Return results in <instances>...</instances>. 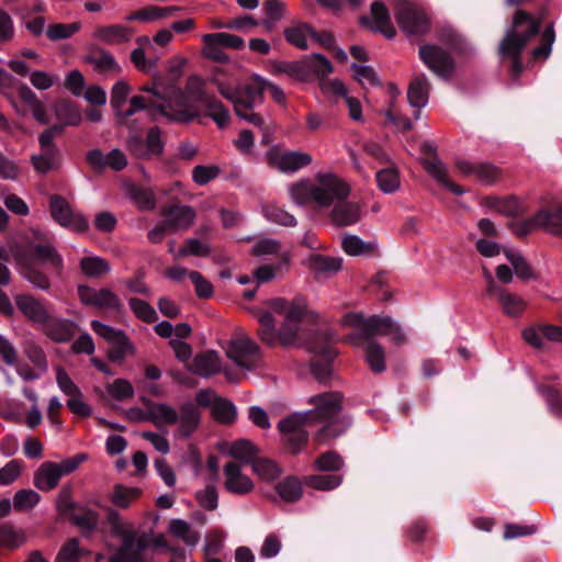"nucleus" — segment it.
<instances>
[{
    "label": "nucleus",
    "mask_w": 562,
    "mask_h": 562,
    "mask_svg": "<svg viewBox=\"0 0 562 562\" xmlns=\"http://www.w3.org/2000/svg\"><path fill=\"white\" fill-rule=\"evenodd\" d=\"M142 91L153 92L164 100L159 113L172 122L188 123L196 119L200 115L199 102L204 104L207 116L212 117L218 127L227 126L231 119L223 103L206 94L204 81L198 76L189 77L184 90H180L177 85L166 83L160 75H155L151 86H144Z\"/></svg>",
    "instance_id": "f257e3e1"
},
{
    "label": "nucleus",
    "mask_w": 562,
    "mask_h": 562,
    "mask_svg": "<svg viewBox=\"0 0 562 562\" xmlns=\"http://www.w3.org/2000/svg\"><path fill=\"white\" fill-rule=\"evenodd\" d=\"M291 201L299 206L315 204L328 207L337 202L330 218L336 226H349L361 218L362 205L359 202H346L350 194L349 184L331 172H318L314 181L304 178L288 187Z\"/></svg>",
    "instance_id": "f03ea898"
},
{
    "label": "nucleus",
    "mask_w": 562,
    "mask_h": 562,
    "mask_svg": "<svg viewBox=\"0 0 562 562\" xmlns=\"http://www.w3.org/2000/svg\"><path fill=\"white\" fill-rule=\"evenodd\" d=\"M267 305L271 311L284 317L279 330L276 329V322L270 312H262L258 321L260 323L259 336L268 348L278 346L283 348L296 347L299 338V325L303 318L306 306L302 300L286 301L277 297L268 301Z\"/></svg>",
    "instance_id": "7ed1b4c3"
},
{
    "label": "nucleus",
    "mask_w": 562,
    "mask_h": 562,
    "mask_svg": "<svg viewBox=\"0 0 562 562\" xmlns=\"http://www.w3.org/2000/svg\"><path fill=\"white\" fill-rule=\"evenodd\" d=\"M547 9L537 13L518 10L513 16L510 29L499 45V53L512 59L513 76L518 77L522 70L520 54L530 40L538 34L540 24L547 16Z\"/></svg>",
    "instance_id": "20e7f679"
},
{
    "label": "nucleus",
    "mask_w": 562,
    "mask_h": 562,
    "mask_svg": "<svg viewBox=\"0 0 562 562\" xmlns=\"http://www.w3.org/2000/svg\"><path fill=\"white\" fill-rule=\"evenodd\" d=\"M342 394L336 391L324 392L308 398V404L314 408L301 414L311 425L326 423L315 435V440L318 443L338 437L347 428L344 422L336 420L342 409Z\"/></svg>",
    "instance_id": "39448f33"
},
{
    "label": "nucleus",
    "mask_w": 562,
    "mask_h": 562,
    "mask_svg": "<svg viewBox=\"0 0 562 562\" xmlns=\"http://www.w3.org/2000/svg\"><path fill=\"white\" fill-rule=\"evenodd\" d=\"M106 522L112 533L121 538L117 550L109 558V562H148L146 550L149 547L147 537L123 521L121 515L112 507H105Z\"/></svg>",
    "instance_id": "423d86ee"
},
{
    "label": "nucleus",
    "mask_w": 562,
    "mask_h": 562,
    "mask_svg": "<svg viewBox=\"0 0 562 562\" xmlns=\"http://www.w3.org/2000/svg\"><path fill=\"white\" fill-rule=\"evenodd\" d=\"M340 323L344 327L359 331V337L351 338L352 347H361L360 341H368L378 335L390 337L397 347L407 341L406 334L390 316L373 315L367 318L362 313L349 312L341 317Z\"/></svg>",
    "instance_id": "0eeeda50"
},
{
    "label": "nucleus",
    "mask_w": 562,
    "mask_h": 562,
    "mask_svg": "<svg viewBox=\"0 0 562 562\" xmlns=\"http://www.w3.org/2000/svg\"><path fill=\"white\" fill-rule=\"evenodd\" d=\"M61 133V127L50 126L45 130L38 137L41 150L31 158L34 169L40 173H47L56 170L61 165V157L54 137Z\"/></svg>",
    "instance_id": "6e6552de"
},
{
    "label": "nucleus",
    "mask_w": 562,
    "mask_h": 562,
    "mask_svg": "<svg viewBox=\"0 0 562 562\" xmlns=\"http://www.w3.org/2000/svg\"><path fill=\"white\" fill-rule=\"evenodd\" d=\"M307 426L312 425L301 413H294L279 422L278 429L286 448L292 453H299L306 445L308 434L305 427Z\"/></svg>",
    "instance_id": "1a4fd4ad"
},
{
    "label": "nucleus",
    "mask_w": 562,
    "mask_h": 562,
    "mask_svg": "<svg viewBox=\"0 0 562 562\" xmlns=\"http://www.w3.org/2000/svg\"><path fill=\"white\" fill-rule=\"evenodd\" d=\"M49 211L54 221L75 233H83L89 227L86 217L75 211L61 195L54 194L49 198Z\"/></svg>",
    "instance_id": "9d476101"
},
{
    "label": "nucleus",
    "mask_w": 562,
    "mask_h": 562,
    "mask_svg": "<svg viewBox=\"0 0 562 562\" xmlns=\"http://www.w3.org/2000/svg\"><path fill=\"white\" fill-rule=\"evenodd\" d=\"M202 41L203 56L218 63H226L228 60V55L224 52V48L240 49L245 45L241 37L229 33L205 34L202 36Z\"/></svg>",
    "instance_id": "9b49d317"
},
{
    "label": "nucleus",
    "mask_w": 562,
    "mask_h": 562,
    "mask_svg": "<svg viewBox=\"0 0 562 562\" xmlns=\"http://www.w3.org/2000/svg\"><path fill=\"white\" fill-rule=\"evenodd\" d=\"M270 167L283 173H293L312 164L313 158L308 153L299 150H280L271 148L266 154Z\"/></svg>",
    "instance_id": "f8f14e48"
},
{
    "label": "nucleus",
    "mask_w": 562,
    "mask_h": 562,
    "mask_svg": "<svg viewBox=\"0 0 562 562\" xmlns=\"http://www.w3.org/2000/svg\"><path fill=\"white\" fill-rule=\"evenodd\" d=\"M535 229H544L550 234L562 236V205L538 211L531 218L518 226L516 233L526 235Z\"/></svg>",
    "instance_id": "ddd939ff"
},
{
    "label": "nucleus",
    "mask_w": 562,
    "mask_h": 562,
    "mask_svg": "<svg viewBox=\"0 0 562 562\" xmlns=\"http://www.w3.org/2000/svg\"><path fill=\"white\" fill-rule=\"evenodd\" d=\"M78 296L82 304L100 310L119 312L122 308L120 297L110 289H93L88 285L78 286Z\"/></svg>",
    "instance_id": "4468645a"
},
{
    "label": "nucleus",
    "mask_w": 562,
    "mask_h": 562,
    "mask_svg": "<svg viewBox=\"0 0 562 562\" xmlns=\"http://www.w3.org/2000/svg\"><path fill=\"white\" fill-rule=\"evenodd\" d=\"M395 16L398 25L408 34H422L429 29L427 15L412 3H400Z\"/></svg>",
    "instance_id": "2eb2a0df"
},
{
    "label": "nucleus",
    "mask_w": 562,
    "mask_h": 562,
    "mask_svg": "<svg viewBox=\"0 0 562 562\" xmlns=\"http://www.w3.org/2000/svg\"><path fill=\"white\" fill-rule=\"evenodd\" d=\"M420 150L427 157L423 159L425 170L439 183L456 194L463 193V190L450 180L447 169L436 154V147L431 143H424Z\"/></svg>",
    "instance_id": "dca6fc26"
},
{
    "label": "nucleus",
    "mask_w": 562,
    "mask_h": 562,
    "mask_svg": "<svg viewBox=\"0 0 562 562\" xmlns=\"http://www.w3.org/2000/svg\"><path fill=\"white\" fill-rule=\"evenodd\" d=\"M224 487L227 492L235 495H247L255 488L252 480L241 470V464L237 461H228L223 467Z\"/></svg>",
    "instance_id": "f3484780"
},
{
    "label": "nucleus",
    "mask_w": 562,
    "mask_h": 562,
    "mask_svg": "<svg viewBox=\"0 0 562 562\" xmlns=\"http://www.w3.org/2000/svg\"><path fill=\"white\" fill-rule=\"evenodd\" d=\"M177 358L193 373L207 378L221 371L216 353H176Z\"/></svg>",
    "instance_id": "a211bd4d"
},
{
    "label": "nucleus",
    "mask_w": 562,
    "mask_h": 562,
    "mask_svg": "<svg viewBox=\"0 0 562 562\" xmlns=\"http://www.w3.org/2000/svg\"><path fill=\"white\" fill-rule=\"evenodd\" d=\"M419 57L431 71L440 77H449L453 71L454 64L450 55L437 46H422Z\"/></svg>",
    "instance_id": "6ab92c4d"
},
{
    "label": "nucleus",
    "mask_w": 562,
    "mask_h": 562,
    "mask_svg": "<svg viewBox=\"0 0 562 562\" xmlns=\"http://www.w3.org/2000/svg\"><path fill=\"white\" fill-rule=\"evenodd\" d=\"M456 168L461 176L473 178L485 184L494 183L501 178V170L488 162L460 159L456 162Z\"/></svg>",
    "instance_id": "aec40b11"
},
{
    "label": "nucleus",
    "mask_w": 562,
    "mask_h": 562,
    "mask_svg": "<svg viewBox=\"0 0 562 562\" xmlns=\"http://www.w3.org/2000/svg\"><path fill=\"white\" fill-rule=\"evenodd\" d=\"M15 304L21 313L31 322L45 324L49 319V311L45 302L30 294H18Z\"/></svg>",
    "instance_id": "412c9836"
},
{
    "label": "nucleus",
    "mask_w": 562,
    "mask_h": 562,
    "mask_svg": "<svg viewBox=\"0 0 562 562\" xmlns=\"http://www.w3.org/2000/svg\"><path fill=\"white\" fill-rule=\"evenodd\" d=\"M161 215L170 232L186 231L194 222L195 212L188 205H171L166 207Z\"/></svg>",
    "instance_id": "4be33fe9"
},
{
    "label": "nucleus",
    "mask_w": 562,
    "mask_h": 562,
    "mask_svg": "<svg viewBox=\"0 0 562 562\" xmlns=\"http://www.w3.org/2000/svg\"><path fill=\"white\" fill-rule=\"evenodd\" d=\"M361 21L370 29L382 33L385 37L395 36V29L391 22V15L383 2L374 1L371 4V18H362Z\"/></svg>",
    "instance_id": "5701e85b"
},
{
    "label": "nucleus",
    "mask_w": 562,
    "mask_h": 562,
    "mask_svg": "<svg viewBox=\"0 0 562 562\" xmlns=\"http://www.w3.org/2000/svg\"><path fill=\"white\" fill-rule=\"evenodd\" d=\"M133 35L131 27L121 24L101 25L94 29L92 38L108 44L120 45L127 43Z\"/></svg>",
    "instance_id": "b1692460"
},
{
    "label": "nucleus",
    "mask_w": 562,
    "mask_h": 562,
    "mask_svg": "<svg viewBox=\"0 0 562 562\" xmlns=\"http://www.w3.org/2000/svg\"><path fill=\"white\" fill-rule=\"evenodd\" d=\"M33 258L43 265H46L54 273L60 276L64 269V260L54 245L36 244L32 248Z\"/></svg>",
    "instance_id": "393cba45"
},
{
    "label": "nucleus",
    "mask_w": 562,
    "mask_h": 562,
    "mask_svg": "<svg viewBox=\"0 0 562 562\" xmlns=\"http://www.w3.org/2000/svg\"><path fill=\"white\" fill-rule=\"evenodd\" d=\"M147 407V417L157 427L173 425L178 422V412L167 404L155 403L150 400L143 398Z\"/></svg>",
    "instance_id": "a878e982"
},
{
    "label": "nucleus",
    "mask_w": 562,
    "mask_h": 562,
    "mask_svg": "<svg viewBox=\"0 0 562 562\" xmlns=\"http://www.w3.org/2000/svg\"><path fill=\"white\" fill-rule=\"evenodd\" d=\"M128 148L137 157H145L147 155H159L162 151L164 145L160 137L158 127H151L147 134L146 148L143 147L139 138H131L128 140Z\"/></svg>",
    "instance_id": "bb28decb"
},
{
    "label": "nucleus",
    "mask_w": 562,
    "mask_h": 562,
    "mask_svg": "<svg viewBox=\"0 0 562 562\" xmlns=\"http://www.w3.org/2000/svg\"><path fill=\"white\" fill-rule=\"evenodd\" d=\"M310 371L316 381L327 383L334 374V355L314 353L310 360Z\"/></svg>",
    "instance_id": "cd10ccee"
},
{
    "label": "nucleus",
    "mask_w": 562,
    "mask_h": 562,
    "mask_svg": "<svg viewBox=\"0 0 562 562\" xmlns=\"http://www.w3.org/2000/svg\"><path fill=\"white\" fill-rule=\"evenodd\" d=\"M430 85L424 74L416 75L411 81L407 91V99L413 108L422 109L428 102Z\"/></svg>",
    "instance_id": "c85d7f7f"
},
{
    "label": "nucleus",
    "mask_w": 562,
    "mask_h": 562,
    "mask_svg": "<svg viewBox=\"0 0 562 562\" xmlns=\"http://www.w3.org/2000/svg\"><path fill=\"white\" fill-rule=\"evenodd\" d=\"M70 521L78 527L83 535H89L94 531L99 525L100 515L98 512L86 507L78 506L70 514Z\"/></svg>",
    "instance_id": "c756f323"
},
{
    "label": "nucleus",
    "mask_w": 562,
    "mask_h": 562,
    "mask_svg": "<svg viewBox=\"0 0 562 562\" xmlns=\"http://www.w3.org/2000/svg\"><path fill=\"white\" fill-rule=\"evenodd\" d=\"M179 432L183 437H189L200 424V411L193 403L181 405L178 413Z\"/></svg>",
    "instance_id": "7c9ffc66"
},
{
    "label": "nucleus",
    "mask_w": 562,
    "mask_h": 562,
    "mask_svg": "<svg viewBox=\"0 0 562 562\" xmlns=\"http://www.w3.org/2000/svg\"><path fill=\"white\" fill-rule=\"evenodd\" d=\"M60 477L57 463L45 462L35 472L34 484L41 491H50L57 486Z\"/></svg>",
    "instance_id": "2f4dec72"
},
{
    "label": "nucleus",
    "mask_w": 562,
    "mask_h": 562,
    "mask_svg": "<svg viewBox=\"0 0 562 562\" xmlns=\"http://www.w3.org/2000/svg\"><path fill=\"white\" fill-rule=\"evenodd\" d=\"M284 37L291 45L306 49L308 47V40L315 35V31L306 23L295 22L284 30Z\"/></svg>",
    "instance_id": "473e14b6"
},
{
    "label": "nucleus",
    "mask_w": 562,
    "mask_h": 562,
    "mask_svg": "<svg viewBox=\"0 0 562 562\" xmlns=\"http://www.w3.org/2000/svg\"><path fill=\"white\" fill-rule=\"evenodd\" d=\"M263 90H266V80L259 76L251 77L243 87L236 88L246 108H252L257 101L261 100Z\"/></svg>",
    "instance_id": "72a5a7b5"
},
{
    "label": "nucleus",
    "mask_w": 562,
    "mask_h": 562,
    "mask_svg": "<svg viewBox=\"0 0 562 562\" xmlns=\"http://www.w3.org/2000/svg\"><path fill=\"white\" fill-rule=\"evenodd\" d=\"M45 325L46 335L57 342L67 341L74 336L75 323L70 321L49 317Z\"/></svg>",
    "instance_id": "f704fd0d"
},
{
    "label": "nucleus",
    "mask_w": 562,
    "mask_h": 562,
    "mask_svg": "<svg viewBox=\"0 0 562 562\" xmlns=\"http://www.w3.org/2000/svg\"><path fill=\"white\" fill-rule=\"evenodd\" d=\"M54 111L56 119L59 122L56 126L61 127V130L65 126H77L81 122L80 111L68 101L60 100L56 102Z\"/></svg>",
    "instance_id": "c9c22d12"
},
{
    "label": "nucleus",
    "mask_w": 562,
    "mask_h": 562,
    "mask_svg": "<svg viewBox=\"0 0 562 562\" xmlns=\"http://www.w3.org/2000/svg\"><path fill=\"white\" fill-rule=\"evenodd\" d=\"M341 247L349 256H363L376 252L375 241H364L356 235L347 234L341 239Z\"/></svg>",
    "instance_id": "e433bc0d"
},
{
    "label": "nucleus",
    "mask_w": 562,
    "mask_h": 562,
    "mask_svg": "<svg viewBox=\"0 0 562 562\" xmlns=\"http://www.w3.org/2000/svg\"><path fill=\"white\" fill-rule=\"evenodd\" d=\"M89 63L99 72L120 71V66L116 64L113 55L102 48H95L90 52L86 57Z\"/></svg>",
    "instance_id": "4c0bfd02"
},
{
    "label": "nucleus",
    "mask_w": 562,
    "mask_h": 562,
    "mask_svg": "<svg viewBox=\"0 0 562 562\" xmlns=\"http://www.w3.org/2000/svg\"><path fill=\"white\" fill-rule=\"evenodd\" d=\"M228 454L240 464H251L257 458L258 449L251 441L240 439L231 445Z\"/></svg>",
    "instance_id": "58836bf2"
},
{
    "label": "nucleus",
    "mask_w": 562,
    "mask_h": 562,
    "mask_svg": "<svg viewBox=\"0 0 562 562\" xmlns=\"http://www.w3.org/2000/svg\"><path fill=\"white\" fill-rule=\"evenodd\" d=\"M91 328L98 336L102 337L110 344L122 349L130 348L128 339L123 331L116 330L99 321H92Z\"/></svg>",
    "instance_id": "ea45409f"
},
{
    "label": "nucleus",
    "mask_w": 562,
    "mask_h": 562,
    "mask_svg": "<svg viewBox=\"0 0 562 562\" xmlns=\"http://www.w3.org/2000/svg\"><path fill=\"white\" fill-rule=\"evenodd\" d=\"M142 494L138 487H128L123 484H115L109 495L111 503L120 508H127Z\"/></svg>",
    "instance_id": "a19ab883"
},
{
    "label": "nucleus",
    "mask_w": 562,
    "mask_h": 562,
    "mask_svg": "<svg viewBox=\"0 0 562 562\" xmlns=\"http://www.w3.org/2000/svg\"><path fill=\"white\" fill-rule=\"evenodd\" d=\"M554 41V23L550 22L541 33L540 44L531 52L532 59L546 60L551 54Z\"/></svg>",
    "instance_id": "79ce46f5"
},
{
    "label": "nucleus",
    "mask_w": 562,
    "mask_h": 562,
    "mask_svg": "<svg viewBox=\"0 0 562 562\" xmlns=\"http://www.w3.org/2000/svg\"><path fill=\"white\" fill-rule=\"evenodd\" d=\"M310 268L316 273H335L341 269L342 260L338 257L313 255L310 257Z\"/></svg>",
    "instance_id": "37998d69"
},
{
    "label": "nucleus",
    "mask_w": 562,
    "mask_h": 562,
    "mask_svg": "<svg viewBox=\"0 0 562 562\" xmlns=\"http://www.w3.org/2000/svg\"><path fill=\"white\" fill-rule=\"evenodd\" d=\"M211 415L217 423L229 425L236 419V408L231 401L220 397L215 400Z\"/></svg>",
    "instance_id": "c03bdc74"
},
{
    "label": "nucleus",
    "mask_w": 562,
    "mask_h": 562,
    "mask_svg": "<svg viewBox=\"0 0 562 562\" xmlns=\"http://www.w3.org/2000/svg\"><path fill=\"white\" fill-rule=\"evenodd\" d=\"M251 467L252 471L267 482L277 480L282 473L281 468L274 461L267 458H256Z\"/></svg>",
    "instance_id": "a18cd8bd"
},
{
    "label": "nucleus",
    "mask_w": 562,
    "mask_h": 562,
    "mask_svg": "<svg viewBox=\"0 0 562 562\" xmlns=\"http://www.w3.org/2000/svg\"><path fill=\"white\" fill-rule=\"evenodd\" d=\"M81 271L90 278H99L110 271V265L101 257L91 256L80 260Z\"/></svg>",
    "instance_id": "49530a36"
},
{
    "label": "nucleus",
    "mask_w": 562,
    "mask_h": 562,
    "mask_svg": "<svg viewBox=\"0 0 562 562\" xmlns=\"http://www.w3.org/2000/svg\"><path fill=\"white\" fill-rule=\"evenodd\" d=\"M276 490L285 502H296L302 496V484L300 480L294 476L284 479L276 486Z\"/></svg>",
    "instance_id": "de8ad7c7"
},
{
    "label": "nucleus",
    "mask_w": 562,
    "mask_h": 562,
    "mask_svg": "<svg viewBox=\"0 0 562 562\" xmlns=\"http://www.w3.org/2000/svg\"><path fill=\"white\" fill-rule=\"evenodd\" d=\"M505 256L512 263L515 274L519 279L525 281L536 279L537 276L533 269L529 266V263L519 252L507 250L505 251Z\"/></svg>",
    "instance_id": "09e8293b"
},
{
    "label": "nucleus",
    "mask_w": 562,
    "mask_h": 562,
    "mask_svg": "<svg viewBox=\"0 0 562 562\" xmlns=\"http://www.w3.org/2000/svg\"><path fill=\"white\" fill-rule=\"evenodd\" d=\"M376 182L384 193H393L398 190L401 181L398 171L394 167L385 168L376 172Z\"/></svg>",
    "instance_id": "8fccbe9b"
},
{
    "label": "nucleus",
    "mask_w": 562,
    "mask_h": 562,
    "mask_svg": "<svg viewBox=\"0 0 562 562\" xmlns=\"http://www.w3.org/2000/svg\"><path fill=\"white\" fill-rule=\"evenodd\" d=\"M305 482L312 488L330 491L341 484L342 476L339 474H314L307 476Z\"/></svg>",
    "instance_id": "3c124183"
},
{
    "label": "nucleus",
    "mask_w": 562,
    "mask_h": 562,
    "mask_svg": "<svg viewBox=\"0 0 562 562\" xmlns=\"http://www.w3.org/2000/svg\"><path fill=\"white\" fill-rule=\"evenodd\" d=\"M308 78L312 76L325 77L333 72L330 61L321 54H313L305 58Z\"/></svg>",
    "instance_id": "603ef678"
},
{
    "label": "nucleus",
    "mask_w": 562,
    "mask_h": 562,
    "mask_svg": "<svg viewBox=\"0 0 562 562\" xmlns=\"http://www.w3.org/2000/svg\"><path fill=\"white\" fill-rule=\"evenodd\" d=\"M131 60L138 71L149 75L156 70L159 57H147L145 49L137 47L132 50Z\"/></svg>",
    "instance_id": "864d4df0"
},
{
    "label": "nucleus",
    "mask_w": 562,
    "mask_h": 562,
    "mask_svg": "<svg viewBox=\"0 0 562 562\" xmlns=\"http://www.w3.org/2000/svg\"><path fill=\"white\" fill-rule=\"evenodd\" d=\"M262 212L265 217L273 223L288 227H293L296 225V218L280 206L269 204L263 206Z\"/></svg>",
    "instance_id": "5fc2aeb1"
},
{
    "label": "nucleus",
    "mask_w": 562,
    "mask_h": 562,
    "mask_svg": "<svg viewBox=\"0 0 562 562\" xmlns=\"http://www.w3.org/2000/svg\"><path fill=\"white\" fill-rule=\"evenodd\" d=\"M314 464L318 471L337 472L344 467V460L337 452L327 451L319 454Z\"/></svg>",
    "instance_id": "6e6d98bb"
},
{
    "label": "nucleus",
    "mask_w": 562,
    "mask_h": 562,
    "mask_svg": "<svg viewBox=\"0 0 562 562\" xmlns=\"http://www.w3.org/2000/svg\"><path fill=\"white\" fill-rule=\"evenodd\" d=\"M169 530L175 537L180 538L189 546H194L199 541V535L193 531L190 525L184 520H171Z\"/></svg>",
    "instance_id": "4d7b16f0"
},
{
    "label": "nucleus",
    "mask_w": 562,
    "mask_h": 562,
    "mask_svg": "<svg viewBox=\"0 0 562 562\" xmlns=\"http://www.w3.org/2000/svg\"><path fill=\"white\" fill-rule=\"evenodd\" d=\"M498 303L503 312L512 317L521 315L526 307V302L520 296L508 291L502 295Z\"/></svg>",
    "instance_id": "13d9d810"
},
{
    "label": "nucleus",
    "mask_w": 562,
    "mask_h": 562,
    "mask_svg": "<svg viewBox=\"0 0 562 562\" xmlns=\"http://www.w3.org/2000/svg\"><path fill=\"white\" fill-rule=\"evenodd\" d=\"M82 554L79 540L71 538L60 548L55 562H79Z\"/></svg>",
    "instance_id": "bf43d9fd"
},
{
    "label": "nucleus",
    "mask_w": 562,
    "mask_h": 562,
    "mask_svg": "<svg viewBox=\"0 0 562 562\" xmlns=\"http://www.w3.org/2000/svg\"><path fill=\"white\" fill-rule=\"evenodd\" d=\"M130 307L137 318L145 323H154L158 316L154 307L140 299L132 297L128 301Z\"/></svg>",
    "instance_id": "052dcab7"
},
{
    "label": "nucleus",
    "mask_w": 562,
    "mask_h": 562,
    "mask_svg": "<svg viewBox=\"0 0 562 562\" xmlns=\"http://www.w3.org/2000/svg\"><path fill=\"white\" fill-rule=\"evenodd\" d=\"M488 205L495 212L508 216L517 215L522 210L519 200L514 196L494 199Z\"/></svg>",
    "instance_id": "680f3d73"
},
{
    "label": "nucleus",
    "mask_w": 562,
    "mask_h": 562,
    "mask_svg": "<svg viewBox=\"0 0 562 562\" xmlns=\"http://www.w3.org/2000/svg\"><path fill=\"white\" fill-rule=\"evenodd\" d=\"M277 71L285 74L300 81H306L308 79L305 58L299 61L282 63L277 67Z\"/></svg>",
    "instance_id": "e2e57ef3"
},
{
    "label": "nucleus",
    "mask_w": 562,
    "mask_h": 562,
    "mask_svg": "<svg viewBox=\"0 0 562 562\" xmlns=\"http://www.w3.org/2000/svg\"><path fill=\"white\" fill-rule=\"evenodd\" d=\"M79 22H72L69 24H52L47 27L46 34L52 41H59L68 38L80 30Z\"/></svg>",
    "instance_id": "0e129e2a"
},
{
    "label": "nucleus",
    "mask_w": 562,
    "mask_h": 562,
    "mask_svg": "<svg viewBox=\"0 0 562 562\" xmlns=\"http://www.w3.org/2000/svg\"><path fill=\"white\" fill-rule=\"evenodd\" d=\"M24 542V536L16 532L11 526H0V547L3 548H18Z\"/></svg>",
    "instance_id": "69168bd1"
},
{
    "label": "nucleus",
    "mask_w": 562,
    "mask_h": 562,
    "mask_svg": "<svg viewBox=\"0 0 562 562\" xmlns=\"http://www.w3.org/2000/svg\"><path fill=\"white\" fill-rule=\"evenodd\" d=\"M22 274L37 289L48 290L50 288V281L48 277L32 265L25 266Z\"/></svg>",
    "instance_id": "338daca9"
},
{
    "label": "nucleus",
    "mask_w": 562,
    "mask_h": 562,
    "mask_svg": "<svg viewBox=\"0 0 562 562\" xmlns=\"http://www.w3.org/2000/svg\"><path fill=\"white\" fill-rule=\"evenodd\" d=\"M40 501V496L33 490H20L13 497V506L18 510L34 507Z\"/></svg>",
    "instance_id": "774afa93"
}]
</instances>
